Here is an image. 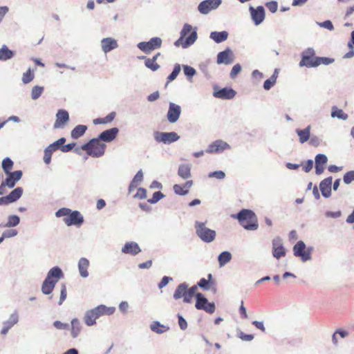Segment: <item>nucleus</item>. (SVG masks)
<instances>
[{
	"label": "nucleus",
	"mask_w": 354,
	"mask_h": 354,
	"mask_svg": "<svg viewBox=\"0 0 354 354\" xmlns=\"http://www.w3.org/2000/svg\"><path fill=\"white\" fill-rule=\"evenodd\" d=\"M238 219L240 225L248 230H256L258 228V221L256 214L250 209H243L237 214L232 215Z\"/></svg>",
	"instance_id": "obj_1"
},
{
	"label": "nucleus",
	"mask_w": 354,
	"mask_h": 354,
	"mask_svg": "<svg viewBox=\"0 0 354 354\" xmlns=\"http://www.w3.org/2000/svg\"><path fill=\"white\" fill-rule=\"evenodd\" d=\"M57 217L64 216L63 221L68 226L75 225L80 226L84 223V217L80 212L72 211L68 208H61L56 212Z\"/></svg>",
	"instance_id": "obj_2"
},
{
	"label": "nucleus",
	"mask_w": 354,
	"mask_h": 354,
	"mask_svg": "<svg viewBox=\"0 0 354 354\" xmlns=\"http://www.w3.org/2000/svg\"><path fill=\"white\" fill-rule=\"evenodd\" d=\"M82 149L92 157L98 158L104 155L106 145L102 142L99 138H93L88 142L82 146Z\"/></svg>",
	"instance_id": "obj_3"
},
{
	"label": "nucleus",
	"mask_w": 354,
	"mask_h": 354,
	"mask_svg": "<svg viewBox=\"0 0 354 354\" xmlns=\"http://www.w3.org/2000/svg\"><path fill=\"white\" fill-rule=\"evenodd\" d=\"M192 26L185 24L180 32V37L175 42V45H181L183 48L192 45L196 39L197 35L195 31L192 32Z\"/></svg>",
	"instance_id": "obj_4"
},
{
	"label": "nucleus",
	"mask_w": 354,
	"mask_h": 354,
	"mask_svg": "<svg viewBox=\"0 0 354 354\" xmlns=\"http://www.w3.org/2000/svg\"><path fill=\"white\" fill-rule=\"evenodd\" d=\"M64 277V274L62 269L57 266L53 267L48 271L41 288H54Z\"/></svg>",
	"instance_id": "obj_5"
},
{
	"label": "nucleus",
	"mask_w": 354,
	"mask_h": 354,
	"mask_svg": "<svg viewBox=\"0 0 354 354\" xmlns=\"http://www.w3.org/2000/svg\"><path fill=\"white\" fill-rule=\"evenodd\" d=\"M196 234L201 240L209 243L214 240L216 232L205 226V223L196 221L195 223Z\"/></svg>",
	"instance_id": "obj_6"
},
{
	"label": "nucleus",
	"mask_w": 354,
	"mask_h": 354,
	"mask_svg": "<svg viewBox=\"0 0 354 354\" xmlns=\"http://www.w3.org/2000/svg\"><path fill=\"white\" fill-rule=\"evenodd\" d=\"M195 307L198 310H203L207 313H214L216 307L214 302H209L207 299L200 292L196 294Z\"/></svg>",
	"instance_id": "obj_7"
},
{
	"label": "nucleus",
	"mask_w": 354,
	"mask_h": 354,
	"mask_svg": "<svg viewBox=\"0 0 354 354\" xmlns=\"http://www.w3.org/2000/svg\"><path fill=\"white\" fill-rule=\"evenodd\" d=\"M8 177L0 185V195L4 194L7 189L6 187L12 188L15 187L16 183L19 181L22 177V171L20 170L13 171L12 173L7 174Z\"/></svg>",
	"instance_id": "obj_8"
},
{
	"label": "nucleus",
	"mask_w": 354,
	"mask_h": 354,
	"mask_svg": "<svg viewBox=\"0 0 354 354\" xmlns=\"http://www.w3.org/2000/svg\"><path fill=\"white\" fill-rule=\"evenodd\" d=\"M66 142V138H61L57 141L48 145L44 150V161L46 165L50 163L52 155L54 151L60 149L63 145Z\"/></svg>",
	"instance_id": "obj_9"
},
{
	"label": "nucleus",
	"mask_w": 354,
	"mask_h": 354,
	"mask_svg": "<svg viewBox=\"0 0 354 354\" xmlns=\"http://www.w3.org/2000/svg\"><path fill=\"white\" fill-rule=\"evenodd\" d=\"M293 254L295 257H300L303 261L311 259V250L306 248L302 241H298L293 247Z\"/></svg>",
	"instance_id": "obj_10"
},
{
	"label": "nucleus",
	"mask_w": 354,
	"mask_h": 354,
	"mask_svg": "<svg viewBox=\"0 0 354 354\" xmlns=\"http://www.w3.org/2000/svg\"><path fill=\"white\" fill-rule=\"evenodd\" d=\"M162 45V40L159 37H153L149 41L140 42L138 47L145 53H150L151 51L160 48Z\"/></svg>",
	"instance_id": "obj_11"
},
{
	"label": "nucleus",
	"mask_w": 354,
	"mask_h": 354,
	"mask_svg": "<svg viewBox=\"0 0 354 354\" xmlns=\"http://www.w3.org/2000/svg\"><path fill=\"white\" fill-rule=\"evenodd\" d=\"M154 138L157 142L169 144L177 141L180 137L176 132H158L154 133Z\"/></svg>",
	"instance_id": "obj_12"
},
{
	"label": "nucleus",
	"mask_w": 354,
	"mask_h": 354,
	"mask_svg": "<svg viewBox=\"0 0 354 354\" xmlns=\"http://www.w3.org/2000/svg\"><path fill=\"white\" fill-rule=\"evenodd\" d=\"M318 57L315 56V51L313 49H308L306 51L304 52L302 54L301 60L299 62L300 66H306L308 68L315 67V63L317 61Z\"/></svg>",
	"instance_id": "obj_13"
},
{
	"label": "nucleus",
	"mask_w": 354,
	"mask_h": 354,
	"mask_svg": "<svg viewBox=\"0 0 354 354\" xmlns=\"http://www.w3.org/2000/svg\"><path fill=\"white\" fill-rule=\"evenodd\" d=\"M23 194L21 187H17L12 190L8 195L0 197V205H7L10 203L17 201Z\"/></svg>",
	"instance_id": "obj_14"
},
{
	"label": "nucleus",
	"mask_w": 354,
	"mask_h": 354,
	"mask_svg": "<svg viewBox=\"0 0 354 354\" xmlns=\"http://www.w3.org/2000/svg\"><path fill=\"white\" fill-rule=\"evenodd\" d=\"M196 289H177L174 294V298L178 299L180 298L183 299L185 303H191L192 298L195 296V290Z\"/></svg>",
	"instance_id": "obj_15"
},
{
	"label": "nucleus",
	"mask_w": 354,
	"mask_h": 354,
	"mask_svg": "<svg viewBox=\"0 0 354 354\" xmlns=\"http://www.w3.org/2000/svg\"><path fill=\"white\" fill-rule=\"evenodd\" d=\"M221 3V0H205L198 6V11L203 15L209 13L216 9Z\"/></svg>",
	"instance_id": "obj_16"
},
{
	"label": "nucleus",
	"mask_w": 354,
	"mask_h": 354,
	"mask_svg": "<svg viewBox=\"0 0 354 354\" xmlns=\"http://www.w3.org/2000/svg\"><path fill=\"white\" fill-rule=\"evenodd\" d=\"M19 313L15 310L10 315L8 320L3 322V328L1 331V335H6L9 330L12 328L19 322Z\"/></svg>",
	"instance_id": "obj_17"
},
{
	"label": "nucleus",
	"mask_w": 354,
	"mask_h": 354,
	"mask_svg": "<svg viewBox=\"0 0 354 354\" xmlns=\"http://www.w3.org/2000/svg\"><path fill=\"white\" fill-rule=\"evenodd\" d=\"M229 148L230 146L227 142L218 140L210 144L205 152L208 153H218Z\"/></svg>",
	"instance_id": "obj_18"
},
{
	"label": "nucleus",
	"mask_w": 354,
	"mask_h": 354,
	"mask_svg": "<svg viewBox=\"0 0 354 354\" xmlns=\"http://www.w3.org/2000/svg\"><path fill=\"white\" fill-rule=\"evenodd\" d=\"M181 113V109L179 105H177L173 102L169 103L168 112L167 114V120L171 123L176 122Z\"/></svg>",
	"instance_id": "obj_19"
},
{
	"label": "nucleus",
	"mask_w": 354,
	"mask_h": 354,
	"mask_svg": "<svg viewBox=\"0 0 354 354\" xmlns=\"http://www.w3.org/2000/svg\"><path fill=\"white\" fill-rule=\"evenodd\" d=\"M272 254L279 259L286 255V250L280 239H274L272 241Z\"/></svg>",
	"instance_id": "obj_20"
},
{
	"label": "nucleus",
	"mask_w": 354,
	"mask_h": 354,
	"mask_svg": "<svg viewBox=\"0 0 354 354\" xmlns=\"http://www.w3.org/2000/svg\"><path fill=\"white\" fill-rule=\"evenodd\" d=\"M252 20L256 25L260 24L265 18V11L263 6H258L256 9L253 7L250 8Z\"/></svg>",
	"instance_id": "obj_21"
},
{
	"label": "nucleus",
	"mask_w": 354,
	"mask_h": 354,
	"mask_svg": "<svg viewBox=\"0 0 354 354\" xmlns=\"http://www.w3.org/2000/svg\"><path fill=\"white\" fill-rule=\"evenodd\" d=\"M56 121L54 124V128H62L64 124L69 120L68 113L65 110H59L56 114Z\"/></svg>",
	"instance_id": "obj_22"
},
{
	"label": "nucleus",
	"mask_w": 354,
	"mask_h": 354,
	"mask_svg": "<svg viewBox=\"0 0 354 354\" xmlns=\"http://www.w3.org/2000/svg\"><path fill=\"white\" fill-rule=\"evenodd\" d=\"M118 131H119V130L118 128H116V127L111 128V129H109L108 130H106V131H104L103 132H102L97 138H99L101 142L104 141V142H111L112 140H113L116 138V136L118 133Z\"/></svg>",
	"instance_id": "obj_23"
},
{
	"label": "nucleus",
	"mask_w": 354,
	"mask_h": 354,
	"mask_svg": "<svg viewBox=\"0 0 354 354\" xmlns=\"http://www.w3.org/2000/svg\"><path fill=\"white\" fill-rule=\"evenodd\" d=\"M95 313V317L98 319L103 315H111L114 313L115 308L113 306L108 307L105 305L100 304L93 308Z\"/></svg>",
	"instance_id": "obj_24"
},
{
	"label": "nucleus",
	"mask_w": 354,
	"mask_h": 354,
	"mask_svg": "<svg viewBox=\"0 0 354 354\" xmlns=\"http://www.w3.org/2000/svg\"><path fill=\"white\" fill-rule=\"evenodd\" d=\"M122 252L135 256L141 252L138 244L136 242H127L122 248Z\"/></svg>",
	"instance_id": "obj_25"
},
{
	"label": "nucleus",
	"mask_w": 354,
	"mask_h": 354,
	"mask_svg": "<svg viewBox=\"0 0 354 354\" xmlns=\"http://www.w3.org/2000/svg\"><path fill=\"white\" fill-rule=\"evenodd\" d=\"M102 49L104 53H107L111 50L118 48V44L117 41L111 37L104 38L101 41Z\"/></svg>",
	"instance_id": "obj_26"
},
{
	"label": "nucleus",
	"mask_w": 354,
	"mask_h": 354,
	"mask_svg": "<svg viewBox=\"0 0 354 354\" xmlns=\"http://www.w3.org/2000/svg\"><path fill=\"white\" fill-rule=\"evenodd\" d=\"M236 95V91L232 88H223L214 93V96L217 98L230 100Z\"/></svg>",
	"instance_id": "obj_27"
},
{
	"label": "nucleus",
	"mask_w": 354,
	"mask_h": 354,
	"mask_svg": "<svg viewBox=\"0 0 354 354\" xmlns=\"http://www.w3.org/2000/svg\"><path fill=\"white\" fill-rule=\"evenodd\" d=\"M332 177L324 179L319 184L322 194L325 198H328L331 194Z\"/></svg>",
	"instance_id": "obj_28"
},
{
	"label": "nucleus",
	"mask_w": 354,
	"mask_h": 354,
	"mask_svg": "<svg viewBox=\"0 0 354 354\" xmlns=\"http://www.w3.org/2000/svg\"><path fill=\"white\" fill-rule=\"evenodd\" d=\"M160 55V53H156L152 58H147L145 56L140 59H145V65L152 71H156L160 68V65L156 62L158 57Z\"/></svg>",
	"instance_id": "obj_29"
},
{
	"label": "nucleus",
	"mask_w": 354,
	"mask_h": 354,
	"mask_svg": "<svg viewBox=\"0 0 354 354\" xmlns=\"http://www.w3.org/2000/svg\"><path fill=\"white\" fill-rule=\"evenodd\" d=\"M327 157L324 154H318L315 157V172L317 175L323 173L325 165L327 162Z\"/></svg>",
	"instance_id": "obj_30"
},
{
	"label": "nucleus",
	"mask_w": 354,
	"mask_h": 354,
	"mask_svg": "<svg viewBox=\"0 0 354 354\" xmlns=\"http://www.w3.org/2000/svg\"><path fill=\"white\" fill-rule=\"evenodd\" d=\"M233 61L232 53L230 49H226L224 51L220 52L217 55L218 64H231Z\"/></svg>",
	"instance_id": "obj_31"
},
{
	"label": "nucleus",
	"mask_w": 354,
	"mask_h": 354,
	"mask_svg": "<svg viewBox=\"0 0 354 354\" xmlns=\"http://www.w3.org/2000/svg\"><path fill=\"white\" fill-rule=\"evenodd\" d=\"M193 182L192 180L187 181L183 186L180 185H174V191L176 194L178 195H185L189 192L190 187L192 186Z\"/></svg>",
	"instance_id": "obj_32"
},
{
	"label": "nucleus",
	"mask_w": 354,
	"mask_h": 354,
	"mask_svg": "<svg viewBox=\"0 0 354 354\" xmlns=\"http://www.w3.org/2000/svg\"><path fill=\"white\" fill-rule=\"evenodd\" d=\"M150 329L157 333V334H162L169 330V327L168 326L162 324L158 321H154L149 326Z\"/></svg>",
	"instance_id": "obj_33"
},
{
	"label": "nucleus",
	"mask_w": 354,
	"mask_h": 354,
	"mask_svg": "<svg viewBox=\"0 0 354 354\" xmlns=\"http://www.w3.org/2000/svg\"><path fill=\"white\" fill-rule=\"evenodd\" d=\"M97 317L93 309L88 310L86 311L84 315V322L88 326H92L96 324Z\"/></svg>",
	"instance_id": "obj_34"
},
{
	"label": "nucleus",
	"mask_w": 354,
	"mask_h": 354,
	"mask_svg": "<svg viewBox=\"0 0 354 354\" xmlns=\"http://www.w3.org/2000/svg\"><path fill=\"white\" fill-rule=\"evenodd\" d=\"M89 267V261L86 258H81L78 262V268L80 275L82 277L88 276V268Z\"/></svg>",
	"instance_id": "obj_35"
},
{
	"label": "nucleus",
	"mask_w": 354,
	"mask_h": 354,
	"mask_svg": "<svg viewBox=\"0 0 354 354\" xmlns=\"http://www.w3.org/2000/svg\"><path fill=\"white\" fill-rule=\"evenodd\" d=\"M296 132L299 136V142L303 144L310 139V126H308L304 129H297Z\"/></svg>",
	"instance_id": "obj_36"
},
{
	"label": "nucleus",
	"mask_w": 354,
	"mask_h": 354,
	"mask_svg": "<svg viewBox=\"0 0 354 354\" xmlns=\"http://www.w3.org/2000/svg\"><path fill=\"white\" fill-rule=\"evenodd\" d=\"M82 326L80 322L78 319L74 318L71 320V336L76 338L81 333Z\"/></svg>",
	"instance_id": "obj_37"
},
{
	"label": "nucleus",
	"mask_w": 354,
	"mask_h": 354,
	"mask_svg": "<svg viewBox=\"0 0 354 354\" xmlns=\"http://www.w3.org/2000/svg\"><path fill=\"white\" fill-rule=\"evenodd\" d=\"M228 33L226 31L212 32L210 34V38L216 43H221L227 39Z\"/></svg>",
	"instance_id": "obj_38"
},
{
	"label": "nucleus",
	"mask_w": 354,
	"mask_h": 354,
	"mask_svg": "<svg viewBox=\"0 0 354 354\" xmlns=\"http://www.w3.org/2000/svg\"><path fill=\"white\" fill-rule=\"evenodd\" d=\"M87 129L85 125H77L71 131V137L73 139H77L84 134Z\"/></svg>",
	"instance_id": "obj_39"
},
{
	"label": "nucleus",
	"mask_w": 354,
	"mask_h": 354,
	"mask_svg": "<svg viewBox=\"0 0 354 354\" xmlns=\"http://www.w3.org/2000/svg\"><path fill=\"white\" fill-rule=\"evenodd\" d=\"M178 174L183 179H187L191 176V168L188 165H181L179 166Z\"/></svg>",
	"instance_id": "obj_40"
},
{
	"label": "nucleus",
	"mask_w": 354,
	"mask_h": 354,
	"mask_svg": "<svg viewBox=\"0 0 354 354\" xmlns=\"http://www.w3.org/2000/svg\"><path fill=\"white\" fill-rule=\"evenodd\" d=\"M116 113L113 111L104 118H96L93 120L95 124H108L111 122L115 118Z\"/></svg>",
	"instance_id": "obj_41"
},
{
	"label": "nucleus",
	"mask_w": 354,
	"mask_h": 354,
	"mask_svg": "<svg viewBox=\"0 0 354 354\" xmlns=\"http://www.w3.org/2000/svg\"><path fill=\"white\" fill-rule=\"evenodd\" d=\"M331 116L333 118H338L342 120H346L348 118V115L345 113L342 109H339L336 106H333L332 108Z\"/></svg>",
	"instance_id": "obj_42"
},
{
	"label": "nucleus",
	"mask_w": 354,
	"mask_h": 354,
	"mask_svg": "<svg viewBox=\"0 0 354 354\" xmlns=\"http://www.w3.org/2000/svg\"><path fill=\"white\" fill-rule=\"evenodd\" d=\"M12 167L13 162L10 158H6L5 159L3 160L2 168L6 174L12 173L11 170L12 169Z\"/></svg>",
	"instance_id": "obj_43"
},
{
	"label": "nucleus",
	"mask_w": 354,
	"mask_h": 354,
	"mask_svg": "<svg viewBox=\"0 0 354 354\" xmlns=\"http://www.w3.org/2000/svg\"><path fill=\"white\" fill-rule=\"evenodd\" d=\"M13 56V53L6 46H3L0 49V59H8Z\"/></svg>",
	"instance_id": "obj_44"
},
{
	"label": "nucleus",
	"mask_w": 354,
	"mask_h": 354,
	"mask_svg": "<svg viewBox=\"0 0 354 354\" xmlns=\"http://www.w3.org/2000/svg\"><path fill=\"white\" fill-rule=\"evenodd\" d=\"M212 279V274H208V280L205 279V278L201 279L197 283V285H194L192 288H197L198 286L199 288H206L208 285L213 286L214 285V282L211 281Z\"/></svg>",
	"instance_id": "obj_45"
},
{
	"label": "nucleus",
	"mask_w": 354,
	"mask_h": 354,
	"mask_svg": "<svg viewBox=\"0 0 354 354\" xmlns=\"http://www.w3.org/2000/svg\"><path fill=\"white\" fill-rule=\"evenodd\" d=\"M232 259V255L229 252H223L218 256V262L220 266H223L228 263Z\"/></svg>",
	"instance_id": "obj_46"
},
{
	"label": "nucleus",
	"mask_w": 354,
	"mask_h": 354,
	"mask_svg": "<svg viewBox=\"0 0 354 354\" xmlns=\"http://www.w3.org/2000/svg\"><path fill=\"white\" fill-rule=\"evenodd\" d=\"M180 72V64H176L174 66L172 73L167 77V82L166 83V86L170 82L174 80L176 78V77L178 75Z\"/></svg>",
	"instance_id": "obj_47"
},
{
	"label": "nucleus",
	"mask_w": 354,
	"mask_h": 354,
	"mask_svg": "<svg viewBox=\"0 0 354 354\" xmlns=\"http://www.w3.org/2000/svg\"><path fill=\"white\" fill-rule=\"evenodd\" d=\"M34 73L30 68H29L26 73L23 74L22 82L26 84L32 82L34 79Z\"/></svg>",
	"instance_id": "obj_48"
},
{
	"label": "nucleus",
	"mask_w": 354,
	"mask_h": 354,
	"mask_svg": "<svg viewBox=\"0 0 354 354\" xmlns=\"http://www.w3.org/2000/svg\"><path fill=\"white\" fill-rule=\"evenodd\" d=\"M44 91V87L39 86H35L32 88L31 97L33 100L38 99Z\"/></svg>",
	"instance_id": "obj_49"
},
{
	"label": "nucleus",
	"mask_w": 354,
	"mask_h": 354,
	"mask_svg": "<svg viewBox=\"0 0 354 354\" xmlns=\"http://www.w3.org/2000/svg\"><path fill=\"white\" fill-rule=\"evenodd\" d=\"M317 59V62L315 63L314 65H315V67L316 66H318L321 64H324V65H328L330 64H332L334 62V59H332V58H329V57H318Z\"/></svg>",
	"instance_id": "obj_50"
},
{
	"label": "nucleus",
	"mask_w": 354,
	"mask_h": 354,
	"mask_svg": "<svg viewBox=\"0 0 354 354\" xmlns=\"http://www.w3.org/2000/svg\"><path fill=\"white\" fill-rule=\"evenodd\" d=\"M20 219L18 216L12 215L9 216L6 227H14L19 223Z\"/></svg>",
	"instance_id": "obj_51"
},
{
	"label": "nucleus",
	"mask_w": 354,
	"mask_h": 354,
	"mask_svg": "<svg viewBox=\"0 0 354 354\" xmlns=\"http://www.w3.org/2000/svg\"><path fill=\"white\" fill-rule=\"evenodd\" d=\"M163 197H164V194L161 192L158 191V192H155L153 194L152 198H149L148 200V202L149 203L153 204V203H157L158 201L162 199Z\"/></svg>",
	"instance_id": "obj_52"
},
{
	"label": "nucleus",
	"mask_w": 354,
	"mask_h": 354,
	"mask_svg": "<svg viewBox=\"0 0 354 354\" xmlns=\"http://www.w3.org/2000/svg\"><path fill=\"white\" fill-rule=\"evenodd\" d=\"M276 83L275 77H270L269 79L266 80L263 84V88L266 90H269Z\"/></svg>",
	"instance_id": "obj_53"
},
{
	"label": "nucleus",
	"mask_w": 354,
	"mask_h": 354,
	"mask_svg": "<svg viewBox=\"0 0 354 354\" xmlns=\"http://www.w3.org/2000/svg\"><path fill=\"white\" fill-rule=\"evenodd\" d=\"M343 180L346 184H349L354 180V171H350L346 173L344 176Z\"/></svg>",
	"instance_id": "obj_54"
},
{
	"label": "nucleus",
	"mask_w": 354,
	"mask_h": 354,
	"mask_svg": "<svg viewBox=\"0 0 354 354\" xmlns=\"http://www.w3.org/2000/svg\"><path fill=\"white\" fill-rule=\"evenodd\" d=\"M241 66L239 64H235L230 72V77L232 79H234L236 75L241 72Z\"/></svg>",
	"instance_id": "obj_55"
},
{
	"label": "nucleus",
	"mask_w": 354,
	"mask_h": 354,
	"mask_svg": "<svg viewBox=\"0 0 354 354\" xmlns=\"http://www.w3.org/2000/svg\"><path fill=\"white\" fill-rule=\"evenodd\" d=\"M183 71L185 75L189 77H193L196 73V71L194 68L187 65L183 66Z\"/></svg>",
	"instance_id": "obj_56"
},
{
	"label": "nucleus",
	"mask_w": 354,
	"mask_h": 354,
	"mask_svg": "<svg viewBox=\"0 0 354 354\" xmlns=\"http://www.w3.org/2000/svg\"><path fill=\"white\" fill-rule=\"evenodd\" d=\"M136 198L145 199L147 197V190L145 188H138L133 196Z\"/></svg>",
	"instance_id": "obj_57"
},
{
	"label": "nucleus",
	"mask_w": 354,
	"mask_h": 354,
	"mask_svg": "<svg viewBox=\"0 0 354 354\" xmlns=\"http://www.w3.org/2000/svg\"><path fill=\"white\" fill-rule=\"evenodd\" d=\"M208 176L209 178H216L217 179H223L225 178V174L222 171H216L209 173Z\"/></svg>",
	"instance_id": "obj_58"
},
{
	"label": "nucleus",
	"mask_w": 354,
	"mask_h": 354,
	"mask_svg": "<svg viewBox=\"0 0 354 354\" xmlns=\"http://www.w3.org/2000/svg\"><path fill=\"white\" fill-rule=\"evenodd\" d=\"M266 6L268 8V9L271 12H273V13L275 12L277 10V8H278V4H277V1H270V2H268L266 4Z\"/></svg>",
	"instance_id": "obj_59"
},
{
	"label": "nucleus",
	"mask_w": 354,
	"mask_h": 354,
	"mask_svg": "<svg viewBox=\"0 0 354 354\" xmlns=\"http://www.w3.org/2000/svg\"><path fill=\"white\" fill-rule=\"evenodd\" d=\"M142 180H143V174H142V171L140 170V171H138V173L136 174V176L133 178L131 182H133V183H135L137 185H138V184L140 182H142Z\"/></svg>",
	"instance_id": "obj_60"
},
{
	"label": "nucleus",
	"mask_w": 354,
	"mask_h": 354,
	"mask_svg": "<svg viewBox=\"0 0 354 354\" xmlns=\"http://www.w3.org/2000/svg\"><path fill=\"white\" fill-rule=\"evenodd\" d=\"M178 324L181 330H185L187 328V321L181 315H178Z\"/></svg>",
	"instance_id": "obj_61"
},
{
	"label": "nucleus",
	"mask_w": 354,
	"mask_h": 354,
	"mask_svg": "<svg viewBox=\"0 0 354 354\" xmlns=\"http://www.w3.org/2000/svg\"><path fill=\"white\" fill-rule=\"evenodd\" d=\"M53 326H54L57 329H59V330L68 329V327H69L68 324L62 323V322H59V321H55V322H54V323H53Z\"/></svg>",
	"instance_id": "obj_62"
},
{
	"label": "nucleus",
	"mask_w": 354,
	"mask_h": 354,
	"mask_svg": "<svg viewBox=\"0 0 354 354\" xmlns=\"http://www.w3.org/2000/svg\"><path fill=\"white\" fill-rule=\"evenodd\" d=\"M238 336L243 341H246V342H250L254 339L253 335H247V334L243 333V332H240L239 333Z\"/></svg>",
	"instance_id": "obj_63"
},
{
	"label": "nucleus",
	"mask_w": 354,
	"mask_h": 354,
	"mask_svg": "<svg viewBox=\"0 0 354 354\" xmlns=\"http://www.w3.org/2000/svg\"><path fill=\"white\" fill-rule=\"evenodd\" d=\"M302 166H303V170L305 172L308 173L313 169V162L312 160H308L306 163L302 165Z\"/></svg>",
	"instance_id": "obj_64"
}]
</instances>
